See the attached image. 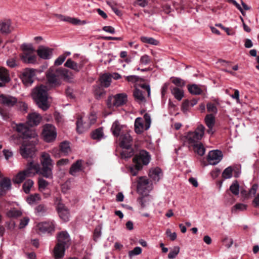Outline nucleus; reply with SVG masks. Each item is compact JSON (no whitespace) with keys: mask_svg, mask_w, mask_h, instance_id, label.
<instances>
[{"mask_svg":"<svg viewBox=\"0 0 259 259\" xmlns=\"http://www.w3.org/2000/svg\"><path fill=\"white\" fill-rule=\"evenodd\" d=\"M48 89L44 85H40L36 87L33 90L32 97L37 106L43 110H47L49 106L48 103Z\"/></svg>","mask_w":259,"mask_h":259,"instance_id":"obj_2","label":"nucleus"},{"mask_svg":"<svg viewBox=\"0 0 259 259\" xmlns=\"http://www.w3.org/2000/svg\"><path fill=\"white\" fill-rule=\"evenodd\" d=\"M102 128H98L91 133V137L94 140H100L103 137Z\"/></svg>","mask_w":259,"mask_h":259,"instance_id":"obj_39","label":"nucleus"},{"mask_svg":"<svg viewBox=\"0 0 259 259\" xmlns=\"http://www.w3.org/2000/svg\"><path fill=\"white\" fill-rule=\"evenodd\" d=\"M134 154V151L132 147L129 149H124L120 153L121 157L123 159H127L132 157Z\"/></svg>","mask_w":259,"mask_h":259,"instance_id":"obj_44","label":"nucleus"},{"mask_svg":"<svg viewBox=\"0 0 259 259\" xmlns=\"http://www.w3.org/2000/svg\"><path fill=\"white\" fill-rule=\"evenodd\" d=\"M40 162L42 167H53V161L48 153H44L41 155Z\"/></svg>","mask_w":259,"mask_h":259,"instance_id":"obj_27","label":"nucleus"},{"mask_svg":"<svg viewBox=\"0 0 259 259\" xmlns=\"http://www.w3.org/2000/svg\"><path fill=\"white\" fill-rule=\"evenodd\" d=\"M44 140L47 142L54 141L57 137V132L55 127L51 124L44 125L42 133Z\"/></svg>","mask_w":259,"mask_h":259,"instance_id":"obj_9","label":"nucleus"},{"mask_svg":"<svg viewBox=\"0 0 259 259\" xmlns=\"http://www.w3.org/2000/svg\"><path fill=\"white\" fill-rule=\"evenodd\" d=\"M46 77L47 82L51 87H57L61 84L58 69L56 66H52L46 72Z\"/></svg>","mask_w":259,"mask_h":259,"instance_id":"obj_6","label":"nucleus"},{"mask_svg":"<svg viewBox=\"0 0 259 259\" xmlns=\"http://www.w3.org/2000/svg\"><path fill=\"white\" fill-rule=\"evenodd\" d=\"M96 120L97 117L95 114L91 113L84 119L83 122L82 121V130L83 131L89 130L93 124L96 123Z\"/></svg>","mask_w":259,"mask_h":259,"instance_id":"obj_21","label":"nucleus"},{"mask_svg":"<svg viewBox=\"0 0 259 259\" xmlns=\"http://www.w3.org/2000/svg\"><path fill=\"white\" fill-rule=\"evenodd\" d=\"M66 55H60L59 56L55 61V65L57 66H59L61 65L65 60L66 59Z\"/></svg>","mask_w":259,"mask_h":259,"instance_id":"obj_62","label":"nucleus"},{"mask_svg":"<svg viewBox=\"0 0 259 259\" xmlns=\"http://www.w3.org/2000/svg\"><path fill=\"white\" fill-rule=\"evenodd\" d=\"M35 151L33 144H23L20 149V152L24 158H32Z\"/></svg>","mask_w":259,"mask_h":259,"instance_id":"obj_14","label":"nucleus"},{"mask_svg":"<svg viewBox=\"0 0 259 259\" xmlns=\"http://www.w3.org/2000/svg\"><path fill=\"white\" fill-rule=\"evenodd\" d=\"M11 21L6 20L0 21V31L2 34H9L11 32Z\"/></svg>","mask_w":259,"mask_h":259,"instance_id":"obj_28","label":"nucleus"},{"mask_svg":"<svg viewBox=\"0 0 259 259\" xmlns=\"http://www.w3.org/2000/svg\"><path fill=\"white\" fill-rule=\"evenodd\" d=\"M58 242L53 250L55 259L62 258L64 256L65 251L71 244V239L68 232L66 231L60 232L57 234Z\"/></svg>","mask_w":259,"mask_h":259,"instance_id":"obj_1","label":"nucleus"},{"mask_svg":"<svg viewBox=\"0 0 259 259\" xmlns=\"http://www.w3.org/2000/svg\"><path fill=\"white\" fill-rule=\"evenodd\" d=\"M166 235L167 237L169 238V239L174 241L177 238V234L176 232H171V230L169 229H167L166 231Z\"/></svg>","mask_w":259,"mask_h":259,"instance_id":"obj_63","label":"nucleus"},{"mask_svg":"<svg viewBox=\"0 0 259 259\" xmlns=\"http://www.w3.org/2000/svg\"><path fill=\"white\" fill-rule=\"evenodd\" d=\"M41 116L37 113L33 112L28 115L27 123L30 126H36L41 120Z\"/></svg>","mask_w":259,"mask_h":259,"instance_id":"obj_20","label":"nucleus"},{"mask_svg":"<svg viewBox=\"0 0 259 259\" xmlns=\"http://www.w3.org/2000/svg\"><path fill=\"white\" fill-rule=\"evenodd\" d=\"M13 128L14 130L17 131L20 136L23 139L33 138L34 140L32 141L33 142H35L37 135L35 131L30 129L24 123H14L13 124Z\"/></svg>","mask_w":259,"mask_h":259,"instance_id":"obj_3","label":"nucleus"},{"mask_svg":"<svg viewBox=\"0 0 259 259\" xmlns=\"http://www.w3.org/2000/svg\"><path fill=\"white\" fill-rule=\"evenodd\" d=\"M144 120L142 118H137L135 121V131L138 134L142 133L144 130H147L151 125V117L149 114L146 113L144 115Z\"/></svg>","mask_w":259,"mask_h":259,"instance_id":"obj_8","label":"nucleus"},{"mask_svg":"<svg viewBox=\"0 0 259 259\" xmlns=\"http://www.w3.org/2000/svg\"><path fill=\"white\" fill-rule=\"evenodd\" d=\"M0 187L5 190L6 193L12 188L11 181L10 178H4L0 181Z\"/></svg>","mask_w":259,"mask_h":259,"instance_id":"obj_34","label":"nucleus"},{"mask_svg":"<svg viewBox=\"0 0 259 259\" xmlns=\"http://www.w3.org/2000/svg\"><path fill=\"white\" fill-rule=\"evenodd\" d=\"M140 40L144 43H147L151 45H157L158 41L152 37L141 36Z\"/></svg>","mask_w":259,"mask_h":259,"instance_id":"obj_50","label":"nucleus"},{"mask_svg":"<svg viewBox=\"0 0 259 259\" xmlns=\"http://www.w3.org/2000/svg\"><path fill=\"white\" fill-rule=\"evenodd\" d=\"M205 130V127L202 124H200L194 131L188 132L186 136V139L189 144L192 145L198 143V141L204 136Z\"/></svg>","mask_w":259,"mask_h":259,"instance_id":"obj_4","label":"nucleus"},{"mask_svg":"<svg viewBox=\"0 0 259 259\" xmlns=\"http://www.w3.org/2000/svg\"><path fill=\"white\" fill-rule=\"evenodd\" d=\"M70 143L67 141L62 142L59 145V150L57 148L52 150V154L55 157L67 156L71 152Z\"/></svg>","mask_w":259,"mask_h":259,"instance_id":"obj_11","label":"nucleus"},{"mask_svg":"<svg viewBox=\"0 0 259 259\" xmlns=\"http://www.w3.org/2000/svg\"><path fill=\"white\" fill-rule=\"evenodd\" d=\"M47 211V207L42 204L36 206L35 208V212L37 215H44Z\"/></svg>","mask_w":259,"mask_h":259,"instance_id":"obj_43","label":"nucleus"},{"mask_svg":"<svg viewBox=\"0 0 259 259\" xmlns=\"http://www.w3.org/2000/svg\"><path fill=\"white\" fill-rule=\"evenodd\" d=\"M143 91L140 89H136L133 93V95L135 100L140 104H144L146 101V96L149 98L150 96V87L147 84H143L141 85Z\"/></svg>","mask_w":259,"mask_h":259,"instance_id":"obj_7","label":"nucleus"},{"mask_svg":"<svg viewBox=\"0 0 259 259\" xmlns=\"http://www.w3.org/2000/svg\"><path fill=\"white\" fill-rule=\"evenodd\" d=\"M149 184L148 180L145 178L142 177L140 178L138 184V189H144L146 188V186Z\"/></svg>","mask_w":259,"mask_h":259,"instance_id":"obj_52","label":"nucleus"},{"mask_svg":"<svg viewBox=\"0 0 259 259\" xmlns=\"http://www.w3.org/2000/svg\"><path fill=\"white\" fill-rule=\"evenodd\" d=\"M58 69L59 75L61 78L68 82H73L74 75L70 71L63 68H58Z\"/></svg>","mask_w":259,"mask_h":259,"instance_id":"obj_23","label":"nucleus"},{"mask_svg":"<svg viewBox=\"0 0 259 259\" xmlns=\"http://www.w3.org/2000/svg\"><path fill=\"white\" fill-rule=\"evenodd\" d=\"M81 170V160H77L73 163L69 169V174L73 176H76Z\"/></svg>","mask_w":259,"mask_h":259,"instance_id":"obj_30","label":"nucleus"},{"mask_svg":"<svg viewBox=\"0 0 259 259\" xmlns=\"http://www.w3.org/2000/svg\"><path fill=\"white\" fill-rule=\"evenodd\" d=\"M193 147L194 151L200 156H203L205 152V149L201 143H196L191 145Z\"/></svg>","mask_w":259,"mask_h":259,"instance_id":"obj_37","label":"nucleus"},{"mask_svg":"<svg viewBox=\"0 0 259 259\" xmlns=\"http://www.w3.org/2000/svg\"><path fill=\"white\" fill-rule=\"evenodd\" d=\"M26 177H28L24 171L19 172L13 179L14 183L20 184L21 183Z\"/></svg>","mask_w":259,"mask_h":259,"instance_id":"obj_40","label":"nucleus"},{"mask_svg":"<svg viewBox=\"0 0 259 259\" xmlns=\"http://www.w3.org/2000/svg\"><path fill=\"white\" fill-rule=\"evenodd\" d=\"M150 159L151 156L149 153L145 150H142L134 157L133 162H136L137 164L139 163L142 165V167H143V165L148 164Z\"/></svg>","mask_w":259,"mask_h":259,"instance_id":"obj_13","label":"nucleus"},{"mask_svg":"<svg viewBox=\"0 0 259 259\" xmlns=\"http://www.w3.org/2000/svg\"><path fill=\"white\" fill-rule=\"evenodd\" d=\"M180 252V247L178 246H175L172 250H170L168 254V257L169 259H174L176 258L177 255Z\"/></svg>","mask_w":259,"mask_h":259,"instance_id":"obj_55","label":"nucleus"},{"mask_svg":"<svg viewBox=\"0 0 259 259\" xmlns=\"http://www.w3.org/2000/svg\"><path fill=\"white\" fill-rule=\"evenodd\" d=\"M149 177L154 182H158L162 176L161 170L159 167H155L150 169Z\"/></svg>","mask_w":259,"mask_h":259,"instance_id":"obj_29","label":"nucleus"},{"mask_svg":"<svg viewBox=\"0 0 259 259\" xmlns=\"http://www.w3.org/2000/svg\"><path fill=\"white\" fill-rule=\"evenodd\" d=\"M36 229L39 234H52L55 231V223L53 221L39 223Z\"/></svg>","mask_w":259,"mask_h":259,"instance_id":"obj_12","label":"nucleus"},{"mask_svg":"<svg viewBox=\"0 0 259 259\" xmlns=\"http://www.w3.org/2000/svg\"><path fill=\"white\" fill-rule=\"evenodd\" d=\"M53 16L57 19V21L66 22L73 25H79L81 22V21L78 19L70 17L62 14L55 13L53 14Z\"/></svg>","mask_w":259,"mask_h":259,"instance_id":"obj_18","label":"nucleus"},{"mask_svg":"<svg viewBox=\"0 0 259 259\" xmlns=\"http://www.w3.org/2000/svg\"><path fill=\"white\" fill-rule=\"evenodd\" d=\"M53 167H41L39 172L46 178L52 179L53 178Z\"/></svg>","mask_w":259,"mask_h":259,"instance_id":"obj_32","label":"nucleus"},{"mask_svg":"<svg viewBox=\"0 0 259 259\" xmlns=\"http://www.w3.org/2000/svg\"><path fill=\"white\" fill-rule=\"evenodd\" d=\"M230 191L234 195H237L239 193V185L237 181H235L230 187Z\"/></svg>","mask_w":259,"mask_h":259,"instance_id":"obj_49","label":"nucleus"},{"mask_svg":"<svg viewBox=\"0 0 259 259\" xmlns=\"http://www.w3.org/2000/svg\"><path fill=\"white\" fill-rule=\"evenodd\" d=\"M247 208V205L243 203H237L234 207L232 211L234 210H238L240 211H243L246 210Z\"/></svg>","mask_w":259,"mask_h":259,"instance_id":"obj_61","label":"nucleus"},{"mask_svg":"<svg viewBox=\"0 0 259 259\" xmlns=\"http://www.w3.org/2000/svg\"><path fill=\"white\" fill-rule=\"evenodd\" d=\"M172 82L179 87H183L185 84V81L183 79L178 77L173 78L172 79Z\"/></svg>","mask_w":259,"mask_h":259,"instance_id":"obj_60","label":"nucleus"},{"mask_svg":"<svg viewBox=\"0 0 259 259\" xmlns=\"http://www.w3.org/2000/svg\"><path fill=\"white\" fill-rule=\"evenodd\" d=\"M35 76V70L30 68H25L20 75L23 84L26 86H30L34 81Z\"/></svg>","mask_w":259,"mask_h":259,"instance_id":"obj_10","label":"nucleus"},{"mask_svg":"<svg viewBox=\"0 0 259 259\" xmlns=\"http://www.w3.org/2000/svg\"><path fill=\"white\" fill-rule=\"evenodd\" d=\"M33 182L31 180H27L23 185V189L25 193L28 194L30 191L31 188L33 185Z\"/></svg>","mask_w":259,"mask_h":259,"instance_id":"obj_48","label":"nucleus"},{"mask_svg":"<svg viewBox=\"0 0 259 259\" xmlns=\"http://www.w3.org/2000/svg\"><path fill=\"white\" fill-rule=\"evenodd\" d=\"M38 188L40 191H44L49 185V183L44 179H39L38 180Z\"/></svg>","mask_w":259,"mask_h":259,"instance_id":"obj_56","label":"nucleus"},{"mask_svg":"<svg viewBox=\"0 0 259 259\" xmlns=\"http://www.w3.org/2000/svg\"><path fill=\"white\" fill-rule=\"evenodd\" d=\"M222 176L225 179L231 178L232 176V168L231 167L226 168L223 172Z\"/></svg>","mask_w":259,"mask_h":259,"instance_id":"obj_57","label":"nucleus"},{"mask_svg":"<svg viewBox=\"0 0 259 259\" xmlns=\"http://www.w3.org/2000/svg\"><path fill=\"white\" fill-rule=\"evenodd\" d=\"M22 212L16 208H13L7 212V215L9 218H17L21 216Z\"/></svg>","mask_w":259,"mask_h":259,"instance_id":"obj_46","label":"nucleus"},{"mask_svg":"<svg viewBox=\"0 0 259 259\" xmlns=\"http://www.w3.org/2000/svg\"><path fill=\"white\" fill-rule=\"evenodd\" d=\"M223 157L222 152L218 150H212L209 152L207 156V160L211 165L218 164Z\"/></svg>","mask_w":259,"mask_h":259,"instance_id":"obj_15","label":"nucleus"},{"mask_svg":"<svg viewBox=\"0 0 259 259\" xmlns=\"http://www.w3.org/2000/svg\"><path fill=\"white\" fill-rule=\"evenodd\" d=\"M57 210L60 218L65 222L69 221V212L68 208L61 203H59L57 206Z\"/></svg>","mask_w":259,"mask_h":259,"instance_id":"obj_19","label":"nucleus"},{"mask_svg":"<svg viewBox=\"0 0 259 259\" xmlns=\"http://www.w3.org/2000/svg\"><path fill=\"white\" fill-rule=\"evenodd\" d=\"M7 64L11 68H14L18 65L16 60L15 58L9 59L7 61Z\"/></svg>","mask_w":259,"mask_h":259,"instance_id":"obj_64","label":"nucleus"},{"mask_svg":"<svg viewBox=\"0 0 259 259\" xmlns=\"http://www.w3.org/2000/svg\"><path fill=\"white\" fill-rule=\"evenodd\" d=\"M17 102V99L14 97L4 94L0 95V103L4 106L11 107L14 106Z\"/></svg>","mask_w":259,"mask_h":259,"instance_id":"obj_17","label":"nucleus"},{"mask_svg":"<svg viewBox=\"0 0 259 259\" xmlns=\"http://www.w3.org/2000/svg\"><path fill=\"white\" fill-rule=\"evenodd\" d=\"M39 165L37 163H34L32 161L28 163L26 169L23 171L27 174L28 177H30L39 172Z\"/></svg>","mask_w":259,"mask_h":259,"instance_id":"obj_16","label":"nucleus"},{"mask_svg":"<svg viewBox=\"0 0 259 259\" xmlns=\"http://www.w3.org/2000/svg\"><path fill=\"white\" fill-rule=\"evenodd\" d=\"M124 127V125L121 124L118 120H115L112 124L111 131L115 137H118L121 134V131Z\"/></svg>","mask_w":259,"mask_h":259,"instance_id":"obj_26","label":"nucleus"},{"mask_svg":"<svg viewBox=\"0 0 259 259\" xmlns=\"http://www.w3.org/2000/svg\"><path fill=\"white\" fill-rule=\"evenodd\" d=\"M207 110L209 112L216 114L218 112V109L216 106L211 103H208L206 105Z\"/></svg>","mask_w":259,"mask_h":259,"instance_id":"obj_58","label":"nucleus"},{"mask_svg":"<svg viewBox=\"0 0 259 259\" xmlns=\"http://www.w3.org/2000/svg\"><path fill=\"white\" fill-rule=\"evenodd\" d=\"M41 199V197L39 194H34L33 195H31L27 198V202L28 204L30 205H33L38 201H39Z\"/></svg>","mask_w":259,"mask_h":259,"instance_id":"obj_42","label":"nucleus"},{"mask_svg":"<svg viewBox=\"0 0 259 259\" xmlns=\"http://www.w3.org/2000/svg\"><path fill=\"white\" fill-rule=\"evenodd\" d=\"M64 66L69 68L76 72H78L80 70V66L71 59H68L64 64Z\"/></svg>","mask_w":259,"mask_h":259,"instance_id":"obj_38","label":"nucleus"},{"mask_svg":"<svg viewBox=\"0 0 259 259\" xmlns=\"http://www.w3.org/2000/svg\"><path fill=\"white\" fill-rule=\"evenodd\" d=\"M188 89L189 92L193 95H200L202 93V90L196 84L189 85Z\"/></svg>","mask_w":259,"mask_h":259,"instance_id":"obj_45","label":"nucleus"},{"mask_svg":"<svg viewBox=\"0 0 259 259\" xmlns=\"http://www.w3.org/2000/svg\"><path fill=\"white\" fill-rule=\"evenodd\" d=\"M100 80L102 87L108 88L110 86L111 82V74L105 73L101 76Z\"/></svg>","mask_w":259,"mask_h":259,"instance_id":"obj_31","label":"nucleus"},{"mask_svg":"<svg viewBox=\"0 0 259 259\" xmlns=\"http://www.w3.org/2000/svg\"><path fill=\"white\" fill-rule=\"evenodd\" d=\"M22 49L25 52L29 54H31L35 51V50L31 44H23L22 45Z\"/></svg>","mask_w":259,"mask_h":259,"instance_id":"obj_51","label":"nucleus"},{"mask_svg":"<svg viewBox=\"0 0 259 259\" xmlns=\"http://www.w3.org/2000/svg\"><path fill=\"white\" fill-rule=\"evenodd\" d=\"M171 3L172 4L174 9H176L177 11H181L185 9L186 1L171 0Z\"/></svg>","mask_w":259,"mask_h":259,"instance_id":"obj_33","label":"nucleus"},{"mask_svg":"<svg viewBox=\"0 0 259 259\" xmlns=\"http://www.w3.org/2000/svg\"><path fill=\"white\" fill-rule=\"evenodd\" d=\"M0 80L3 82H9L10 81L9 72L4 67H0Z\"/></svg>","mask_w":259,"mask_h":259,"instance_id":"obj_41","label":"nucleus"},{"mask_svg":"<svg viewBox=\"0 0 259 259\" xmlns=\"http://www.w3.org/2000/svg\"><path fill=\"white\" fill-rule=\"evenodd\" d=\"M142 252V248L140 247H136L134 249L128 252V256L132 258L134 256L139 255Z\"/></svg>","mask_w":259,"mask_h":259,"instance_id":"obj_54","label":"nucleus"},{"mask_svg":"<svg viewBox=\"0 0 259 259\" xmlns=\"http://www.w3.org/2000/svg\"><path fill=\"white\" fill-rule=\"evenodd\" d=\"M151 61L150 57L147 55L142 56L140 58V62L142 65H147Z\"/></svg>","mask_w":259,"mask_h":259,"instance_id":"obj_59","label":"nucleus"},{"mask_svg":"<svg viewBox=\"0 0 259 259\" xmlns=\"http://www.w3.org/2000/svg\"><path fill=\"white\" fill-rule=\"evenodd\" d=\"M127 101V96L125 93H120L108 98L107 105L109 108L118 107L125 104Z\"/></svg>","mask_w":259,"mask_h":259,"instance_id":"obj_5","label":"nucleus"},{"mask_svg":"<svg viewBox=\"0 0 259 259\" xmlns=\"http://www.w3.org/2000/svg\"><path fill=\"white\" fill-rule=\"evenodd\" d=\"M135 165L131 166L129 167L130 171L131 174L135 176L137 175L138 171L142 168V165L139 163L137 164L136 162H134Z\"/></svg>","mask_w":259,"mask_h":259,"instance_id":"obj_47","label":"nucleus"},{"mask_svg":"<svg viewBox=\"0 0 259 259\" xmlns=\"http://www.w3.org/2000/svg\"><path fill=\"white\" fill-rule=\"evenodd\" d=\"M22 60L26 63H34L36 61V57L35 55L24 53L22 56Z\"/></svg>","mask_w":259,"mask_h":259,"instance_id":"obj_36","label":"nucleus"},{"mask_svg":"<svg viewBox=\"0 0 259 259\" xmlns=\"http://www.w3.org/2000/svg\"><path fill=\"white\" fill-rule=\"evenodd\" d=\"M120 141V146L123 149H129L132 146V138L129 133L121 135Z\"/></svg>","mask_w":259,"mask_h":259,"instance_id":"obj_22","label":"nucleus"},{"mask_svg":"<svg viewBox=\"0 0 259 259\" xmlns=\"http://www.w3.org/2000/svg\"><path fill=\"white\" fill-rule=\"evenodd\" d=\"M52 49L44 46H40L37 50L38 55L44 59H49L52 54Z\"/></svg>","mask_w":259,"mask_h":259,"instance_id":"obj_24","label":"nucleus"},{"mask_svg":"<svg viewBox=\"0 0 259 259\" xmlns=\"http://www.w3.org/2000/svg\"><path fill=\"white\" fill-rule=\"evenodd\" d=\"M171 93L175 98L179 101H181L184 97L183 90L176 87L170 88Z\"/></svg>","mask_w":259,"mask_h":259,"instance_id":"obj_35","label":"nucleus"},{"mask_svg":"<svg viewBox=\"0 0 259 259\" xmlns=\"http://www.w3.org/2000/svg\"><path fill=\"white\" fill-rule=\"evenodd\" d=\"M18 110L23 113H26L27 111L28 106L27 104L23 102H18L15 104Z\"/></svg>","mask_w":259,"mask_h":259,"instance_id":"obj_53","label":"nucleus"},{"mask_svg":"<svg viewBox=\"0 0 259 259\" xmlns=\"http://www.w3.org/2000/svg\"><path fill=\"white\" fill-rule=\"evenodd\" d=\"M205 123L208 129L207 132L209 134L213 133V127L215 124V117L212 114H207L204 119Z\"/></svg>","mask_w":259,"mask_h":259,"instance_id":"obj_25","label":"nucleus"}]
</instances>
